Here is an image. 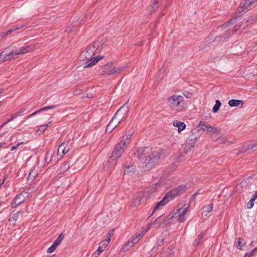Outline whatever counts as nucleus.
<instances>
[{
	"label": "nucleus",
	"mask_w": 257,
	"mask_h": 257,
	"mask_svg": "<svg viewBox=\"0 0 257 257\" xmlns=\"http://www.w3.org/2000/svg\"><path fill=\"white\" fill-rule=\"evenodd\" d=\"M248 22V20H244L243 21H242V23H246L247 22Z\"/></svg>",
	"instance_id": "obj_53"
},
{
	"label": "nucleus",
	"mask_w": 257,
	"mask_h": 257,
	"mask_svg": "<svg viewBox=\"0 0 257 257\" xmlns=\"http://www.w3.org/2000/svg\"><path fill=\"white\" fill-rule=\"evenodd\" d=\"M145 198V194L143 192H139L134 195L130 202V205L132 207H136L139 205L144 202Z\"/></svg>",
	"instance_id": "obj_11"
},
{
	"label": "nucleus",
	"mask_w": 257,
	"mask_h": 257,
	"mask_svg": "<svg viewBox=\"0 0 257 257\" xmlns=\"http://www.w3.org/2000/svg\"><path fill=\"white\" fill-rule=\"evenodd\" d=\"M185 186H181L178 188L174 189L170 191L169 193H168L160 201L158 202L157 203L156 205L154 207L153 209V211L151 215H152L156 210L159 209L165 205L174 197L181 194L183 192L185 191Z\"/></svg>",
	"instance_id": "obj_6"
},
{
	"label": "nucleus",
	"mask_w": 257,
	"mask_h": 257,
	"mask_svg": "<svg viewBox=\"0 0 257 257\" xmlns=\"http://www.w3.org/2000/svg\"><path fill=\"white\" fill-rule=\"evenodd\" d=\"M35 50L34 45H27L24 46L20 48H17L15 50H13L12 51L9 52L8 50H6L3 52L4 53V57L6 61L15 59L18 58L20 55L26 54L28 53H30L34 51Z\"/></svg>",
	"instance_id": "obj_4"
},
{
	"label": "nucleus",
	"mask_w": 257,
	"mask_h": 257,
	"mask_svg": "<svg viewBox=\"0 0 257 257\" xmlns=\"http://www.w3.org/2000/svg\"><path fill=\"white\" fill-rule=\"evenodd\" d=\"M24 197L22 194H19L16 196L14 202L12 203V207H16L24 202Z\"/></svg>",
	"instance_id": "obj_17"
},
{
	"label": "nucleus",
	"mask_w": 257,
	"mask_h": 257,
	"mask_svg": "<svg viewBox=\"0 0 257 257\" xmlns=\"http://www.w3.org/2000/svg\"><path fill=\"white\" fill-rule=\"evenodd\" d=\"M4 53L5 52H2L0 53V64L6 61L5 58L4 56Z\"/></svg>",
	"instance_id": "obj_41"
},
{
	"label": "nucleus",
	"mask_w": 257,
	"mask_h": 257,
	"mask_svg": "<svg viewBox=\"0 0 257 257\" xmlns=\"http://www.w3.org/2000/svg\"><path fill=\"white\" fill-rule=\"evenodd\" d=\"M113 230H109L107 233L108 235H109V236H110L111 235L113 234Z\"/></svg>",
	"instance_id": "obj_49"
},
{
	"label": "nucleus",
	"mask_w": 257,
	"mask_h": 257,
	"mask_svg": "<svg viewBox=\"0 0 257 257\" xmlns=\"http://www.w3.org/2000/svg\"><path fill=\"white\" fill-rule=\"evenodd\" d=\"M51 125V122H49L47 124H45V125H47V127Z\"/></svg>",
	"instance_id": "obj_52"
},
{
	"label": "nucleus",
	"mask_w": 257,
	"mask_h": 257,
	"mask_svg": "<svg viewBox=\"0 0 257 257\" xmlns=\"http://www.w3.org/2000/svg\"><path fill=\"white\" fill-rule=\"evenodd\" d=\"M3 91H4L3 89H0V94L3 93Z\"/></svg>",
	"instance_id": "obj_55"
},
{
	"label": "nucleus",
	"mask_w": 257,
	"mask_h": 257,
	"mask_svg": "<svg viewBox=\"0 0 257 257\" xmlns=\"http://www.w3.org/2000/svg\"><path fill=\"white\" fill-rule=\"evenodd\" d=\"M21 214L20 211L17 212L16 213L13 215V216L10 219V221L14 224L17 219L18 218L19 215Z\"/></svg>",
	"instance_id": "obj_31"
},
{
	"label": "nucleus",
	"mask_w": 257,
	"mask_h": 257,
	"mask_svg": "<svg viewBox=\"0 0 257 257\" xmlns=\"http://www.w3.org/2000/svg\"><path fill=\"white\" fill-rule=\"evenodd\" d=\"M14 117H12L11 119H9L8 121L4 122L1 125H0V128L3 127L5 125H6L9 121H11L13 119Z\"/></svg>",
	"instance_id": "obj_43"
},
{
	"label": "nucleus",
	"mask_w": 257,
	"mask_h": 257,
	"mask_svg": "<svg viewBox=\"0 0 257 257\" xmlns=\"http://www.w3.org/2000/svg\"><path fill=\"white\" fill-rule=\"evenodd\" d=\"M119 124V121H117L113 117L107 125L106 128V132L107 133H111Z\"/></svg>",
	"instance_id": "obj_16"
},
{
	"label": "nucleus",
	"mask_w": 257,
	"mask_h": 257,
	"mask_svg": "<svg viewBox=\"0 0 257 257\" xmlns=\"http://www.w3.org/2000/svg\"><path fill=\"white\" fill-rule=\"evenodd\" d=\"M37 175V172L35 170H32L27 178V180L31 183L32 182Z\"/></svg>",
	"instance_id": "obj_25"
},
{
	"label": "nucleus",
	"mask_w": 257,
	"mask_h": 257,
	"mask_svg": "<svg viewBox=\"0 0 257 257\" xmlns=\"http://www.w3.org/2000/svg\"><path fill=\"white\" fill-rule=\"evenodd\" d=\"M170 105L178 112L184 110L187 107V103L183 96L172 95L167 98Z\"/></svg>",
	"instance_id": "obj_7"
},
{
	"label": "nucleus",
	"mask_w": 257,
	"mask_h": 257,
	"mask_svg": "<svg viewBox=\"0 0 257 257\" xmlns=\"http://www.w3.org/2000/svg\"><path fill=\"white\" fill-rule=\"evenodd\" d=\"M221 105V103L220 102V101L218 100H216L215 101V104L213 107V112L214 113L217 112L219 110Z\"/></svg>",
	"instance_id": "obj_29"
},
{
	"label": "nucleus",
	"mask_w": 257,
	"mask_h": 257,
	"mask_svg": "<svg viewBox=\"0 0 257 257\" xmlns=\"http://www.w3.org/2000/svg\"><path fill=\"white\" fill-rule=\"evenodd\" d=\"M134 245V242H125L122 247L123 251L128 250L129 249Z\"/></svg>",
	"instance_id": "obj_26"
},
{
	"label": "nucleus",
	"mask_w": 257,
	"mask_h": 257,
	"mask_svg": "<svg viewBox=\"0 0 257 257\" xmlns=\"http://www.w3.org/2000/svg\"><path fill=\"white\" fill-rule=\"evenodd\" d=\"M20 27H16V28H12V29H10L9 30H8L6 33V35H8L9 34H10L11 33H12L13 32H14L17 30H19L20 29Z\"/></svg>",
	"instance_id": "obj_38"
},
{
	"label": "nucleus",
	"mask_w": 257,
	"mask_h": 257,
	"mask_svg": "<svg viewBox=\"0 0 257 257\" xmlns=\"http://www.w3.org/2000/svg\"><path fill=\"white\" fill-rule=\"evenodd\" d=\"M228 105L231 107H236L239 105H242L243 101L239 100L232 99L229 101Z\"/></svg>",
	"instance_id": "obj_22"
},
{
	"label": "nucleus",
	"mask_w": 257,
	"mask_h": 257,
	"mask_svg": "<svg viewBox=\"0 0 257 257\" xmlns=\"http://www.w3.org/2000/svg\"><path fill=\"white\" fill-rule=\"evenodd\" d=\"M244 150H243L242 152H245L247 150H251L252 151H255L257 149V142L254 144H251L248 145L247 146L243 147Z\"/></svg>",
	"instance_id": "obj_23"
},
{
	"label": "nucleus",
	"mask_w": 257,
	"mask_h": 257,
	"mask_svg": "<svg viewBox=\"0 0 257 257\" xmlns=\"http://www.w3.org/2000/svg\"><path fill=\"white\" fill-rule=\"evenodd\" d=\"M249 245H252V242H250V243H249Z\"/></svg>",
	"instance_id": "obj_59"
},
{
	"label": "nucleus",
	"mask_w": 257,
	"mask_h": 257,
	"mask_svg": "<svg viewBox=\"0 0 257 257\" xmlns=\"http://www.w3.org/2000/svg\"><path fill=\"white\" fill-rule=\"evenodd\" d=\"M55 107H56V105H52L50 106L44 107L39 109V110L36 111L34 112V113H32L31 114L29 115L28 117L30 118L42 111L46 110L49 109H53V108H55Z\"/></svg>",
	"instance_id": "obj_24"
},
{
	"label": "nucleus",
	"mask_w": 257,
	"mask_h": 257,
	"mask_svg": "<svg viewBox=\"0 0 257 257\" xmlns=\"http://www.w3.org/2000/svg\"><path fill=\"white\" fill-rule=\"evenodd\" d=\"M213 207V204H210L207 206H206L203 208L202 216H207V215L211 212Z\"/></svg>",
	"instance_id": "obj_21"
},
{
	"label": "nucleus",
	"mask_w": 257,
	"mask_h": 257,
	"mask_svg": "<svg viewBox=\"0 0 257 257\" xmlns=\"http://www.w3.org/2000/svg\"><path fill=\"white\" fill-rule=\"evenodd\" d=\"M108 242H100L96 251L93 254L95 257H98L104 250L107 249Z\"/></svg>",
	"instance_id": "obj_15"
},
{
	"label": "nucleus",
	"mask_w": 257,
	"mask_h": 257,
	"mask_svg": "<svg viewBox=\"0 0 257 257\" xmlns=\"http://www.w3.org/2000/svg\"><path fill=\"white\" fill-rule=\"evenodd\" d=\"M110 236H109V235H108V234L107 235V236L106 237V238L104 239V241H110Z\"/></svg>",
	"instance_id": "obj_50"
},
{
	"label": "nucleus",
	"mask_w": 257,
	"mask_h": 257,
	"mask_svg": "<svg viewBox=\"0 0 257 257\" xmlns=\"http://www.w3.org/2000/svg\"><path fill=\"white\" fill-rule=\"evenodd\" d=\"M7 179V176H5L3 179V180H4V182L5 181L6 179Z\"/></svg>",
	"instance_id": "obj_57"
},
{
	"label": "nucleus",
	"mask_w": 257,
	"mask_h": 257,
	"mask_svg": "<svg viewBox=\"0 0 257 257\" xmlns=\"http://www.w3.org/2000/svg\"><path fill=\"white\" fill-rule=\"evenodd\" d=\"M227 25V24L226 23L224 24L223 25V27H224V28H225V27H226Z\"/></svg>",
	"instance_id": "obj_58"
},
{
	"label": "nucleus",
	"mask_w": 257,
	"mask_h": 257,
	"mask_svg": "<svg viewBox=\"0 0 257 257\" xmlns=\"http://www.w3.org/2000/svg\"><path fill=\"white\" fill-rule=\"evenodd\" d=\"M7 36L5 32H2L0 33V38H2L5 36Z\"/></svg>",
	"instance_id": "obj_48"
},
{
	"label": "nucleus",
	"mask_w": 257,
	"mask_h": 257,
	"mask_svg": "<svg viewBox=\"0 0 257 257\" xmlns=\"http://www.w3.org/2000/svg\"><path fill=\"white\" fill-rule=\"evenodd\" d=\"M161 221V217H159L157 219H156L152 224H149L146 226L144 228L142 229L141 233H137L133 237V240H137L139 241L142 237L144 236V235L151 228L152 224H154L156 222Z\"/></svg>",
	"instance_id": "obj_13"
},
{
	"label": "nucleus",
	"mask_w": 257,
	"mask_h": 257,
	"mask_svg": "<svg viewBox=\"0 0 257 257\" xmlns=\"http://www.w3.org/2000/svg\"><path fill=\"white\" fill-rule=\"evenodd\" d=\"M197 126L200 127L201 130L206 131L207 134H209L211 138H213V135L214 134L218 135L220 133V130L219 128L207 124L205 121H200Z\"/></svg>",
	"instance_id": "obj_8"
},
{
	"label": "nucleus",
	"mask_w": 257,
	"mask_h": 257,
	"mask_svg": "<svg viewBox=\"0 0 257 257\" xmlns=\"http://www.w3.org/2000/svg\"><path fill=\"white\" fill-rule=\"evenodd\" d=\"M6 144V143L5 142H2L0 143V149L3 147Z\"/></svg>",
	"instance_id": "obj_51"
},
{
	"label": "nucleus",
	"mask_w": 257,
	"mask_h": 257,
	"mask_svg": "<svg viewBox=\"0 0 257 257\" xmlns=\"http://www.w3.org/2000/svg\"><path fill=\"white\" fill-rule=\"evenodd\" d=\"M137 155L141 162L146 167L149 165L154 164L163 156V151L159 149L152 151L149 147L139 148Z\"/></svg>",
	"instance_id": "obj_2"
},
{
	"label": "nucleus",
	"mask_w": 257,
	"mask_h": 257,
	"mask_svg": "<svg viewBox=\"0 0 257 257\" xmlns=\"http://www.w3.org/2000/svg\"><path fill=\"white\" fill-rule=\"evenodd\" d=\"M60 242H54L53 244L47 249V253L53 252L56 249V247L60 244Z\"/></svg>",
	"instance_id": "obj_27"
},
{
	"label": "nucleus",
	"mask_w": 257,
	"mask_h": 257,
	"mask_svg": "<svg viewBox=\"0 0 257 257\" xmlns=\"http://www.w3.org/2000/svg\"><path fill=\"white\" fill-rule=\"evenodd\" d=\"M70 167V165L69 163H65L62 165L60 169V172L61 173H64L66 171H67Z\"/></svg>",
	"instance_id": "obj_30"
},
{
	"label": "nucleus",
	"mask_w": 257,
	"mask_h": 257,
	"mask_svg": "<svg viewBox=\"0 0 257 257\" xmlns=\"http://www.w3.org/2000/svg\"><path fill=\"white\" fill-rule=\"evenodd\" d=\"M47 128V125H42L39 126L38 130L36 132V134L40 136L44 133L45 131Z\"/></svg>",
	"instance_id": "obj_28"
},
{
	"label": "nucleus",
	"mask_w": 257,
	"mask_h": 257,
	"mask_svg": "<svg viewBox=\"0 0 257 257\" xmlns=\"http://www.w3.org/2000/svg\"><path fill=\"white\" fill-rule=\"evenodd\" d=\"M183 95L187 98H190L192 97V94L190 92L185 91L183 92Z\"/></svg>",
	"instance_id": "obj_37"
},
{
	"label": "nucleus",
	"mask_w": 257,
	"mask_h": 257,
	"mask_svg": "<svg viewBox=\"0 0 257 257\" xmlns=\"http://www.w3.org/2000/svg\"><path fill=\"white\" fill-rule=\"evenodd\" d=\"M128 112L129 107L126 102L117 110L113 117L120 123L126 118Z\"/></svg>",
	"instance_id": "obj_9"
},
{
	"label": "nucleus",
	"mask_w": 257,
	"mask_h": 257,
	"mask_svg": "<svg viewBox=\"0 0 257 257\" xmlns=\"http://www.w3.org/2000/svg\"><path fill=\"white\" fill-rule=\"evenodd\" d=\"M202 239H203V234L201 233L198 235V236L197 237V240L198 241H199Z\"/></svg>",
	"instance_id": "obj_44"
},
{
	"label": "nucleus",
	"mask_w": 257,
	"mask_h": 257,
	"mask_svg": "<svg viewBox=\"0 0 257 257\" xmlns=\"http://www.w3.org/2000/svg\"><path fill=\"white\" fill-rule=\"evenodd\" d=\"M257 198V194L254 193L252 196V197L251 198L252 200H255Z\"/></svg>",
	"instance_id": "obj_47"
},
{
	"label": "nucleus",
	"mask_w": 257,
	"mask_h": 257,
	"mask_svg": "<svg viewBox=\"0 0 257 257\" xmlns=\"http://www.w3.org/2000/svg\"><path fill=\"white\" fill-rule=\"evenodd\" d=\"M216 142H217L219 143L222 144V143H225L226 142V139L225 137L221 136L220 138H218L216 140Z\"/></svg>",
	"instance_id": "obj_36"
},
{
	"label": "nucleus",
	"mask_w": 257,
	"mask_h": 257,
	"mask_svg": "<svg viewBox=\"0 0 257 257\" xmlns=\"http://www.w3.org/2000/svg\"><path fill=\"white\" fill-rule=\"evenodd\" d=\"M188 208L189 205H186L185 203L180 204L177 208L174 210L173 215H169L165 222L170 223L172 218L176 219L180 222H184L186 220V216L188 211Z\"/></svg>",
	"instance_id": "obj_5"
},
{
	"label": "nucleus",
	"mask_w": 257,
	"mask_h": 257,
	"mask_svg": "<svg viewBox=\"0 0 257 257\" xmlns=\"http://www.w3.org/2000/svg\"><path fill=\"white\" fill-rule=\"evenodd\" d=\"M7 179V176H5L3 179V180H4V182L5 181L6 179Z\"/></svg>",
	"instance_id": "obj_56"
},
{
	"label": "nucleus",
	"mask_w": 257,
	"mask_h": 257,
	"mask_svg": "<svg viewBox=\"0 0 257 257\" xmlns=\"http://www.w3.org/2000/svg\"><path fill=\"white\" fill-rule=\"evenodd\" d=\"M158 2L157 0H155V2L152 4L151 6L152 11L155 12L157 9L158 8V6L157 5Z\"/></svg>",
	"instance_id": "obj_34"
},
{
	"label": "nucleus",
	"mask_w": 257,
	"mask_h": 257,
	"mask_svg": "<svg viewBox=\"0 0 257 257\" xmlns=\"http://www.w3.org/2000/svg\"><path fill=\"white\" fill-rule=\"evenodd\" d=\"M244 242H238V244L237 245V247L238 248L240 249H241V247H242V245L241 244L243 243V244Z\"/></svg>",
	"instance_id": "obj_45"
},
{
	"label": "nucleus",
	"mask_w": 257,
	"mask_h": 257,
	"mask_svg": "<svg viewBox=\"0 0 257 257\" xmlns=\"http://www.w3.org/2000/svg\"><path fill=\"white\" fill-rule=\"evenodd\" d=\"M24 144V142H20L19 143H18L17 145H15V146H13L11 148V151H13L15 150H16L17 148H18V147L21 145H22Z\"/></svg>",
	"instance_id": "obj_39"
},
{
	"label": "nucleus",
	"mask_w": 257,
	"mask_h": 257,
	"mask_svg": "<svg viewBox=\"0 0 257 257\" xmlns=\"http://www.w3.org/2000/svg\"><path fill=\"white\" fill-rule=\"evenodd\" d=\"M257 2V0H252L251 1H250L248 4V6H251L252 4Z\"/></svg>",
	"instance_id": "obj_46"
},
{
	"label": "nucleus",
	"mask_w": 257,
	"mask_h": 257,
	"mask_svg": "<svg viewBox=\"0 0 257 257\" xmlns=\"http://www.w3.org/2000/svg\"><path fill=\"white\" fill-rule=\"evenodd\" d=\"M104 42L103 40H97L88 46L79 56L81 61H85L83 68L91 67L104 58L99 54L103 48Z\"/></svg>",
	"instance_id": "obj_1"
},
{
	"label": "nucleus",
	"mask_w": 257,
	"mask_h": 257,
	"mask_svg": "<svg viewBox=\"0 0 257 257\" xmlns=\"http://www.w3.org/2000/svg\"><path fill=\"white\" fill-rule=\"evenodd\" d=\"M134 173V168L130 164L125 165L124 166V174L132 175Z\"/></svg>",
	"instance_id": "obj_20"
},
{
	"label": "nucleus",
	"mask_w": 257,
	"mask_h": 257,
	"mask_svg": "<svg viewBox=\"0 0 257 257\" xmlns=\"http://www.w3.org/2000/svg\"><path fill=\"white\" fill-rule=\"evenodd\" d=\"M249 2L248 0H242L240 4V7L239 9V12H244L246 13L248 11L247 8L250 6H248V4Z\"/></svg>",
	"instance_id": "obj_19"
},
{
	"label": "nucleus",
	"mask_w": 257,
	"mask_h": 257,
	"mask_svg": "<svg viewBox=\"0 0 257 257\" xmlns=\"http://www.w3.org/2000/svg\"><path fill=\"white\" fill-rule=\"evenodd\" d=\"M174 127H178V132L181 133L186 128V124L183 122L179 120H175L173 123Z\"/></svg>",
	"instance_id": "obj_18"
},
{
	"label": "nucleus",
	"mask_w": 257,
	"mask_h": 257,
	"mask_svg": "<svg viewBox=\"0 0 257 257\" xmlns=\"http://www.w3.org/2000/svg\"><path fill=\"white\" fill-rule=\"evenodd\" d=\"M74 29V25H70L69 26H68L66 29H65V32L66 33H69L71 32H72L73 31V29Z\"/></svg>",
	"instance_id": "obj_35"
},
{
	"label": "nucleus",
	"mask_w": 257,
	"mask_h": 257,
	"mask_svg": "<svg viewBox=\"0 0 257 257\" xmlns=\"http://www.w3.org/2000/svg\"><path fill=\"white\" fill-rule=\"evenodd\" d=\"M133 134L134 131L132 129H130L125 132L124 135L122 137L121 141L115 146L112 153L111 158L108 161L109 163L112 161V164H115V162L113 163V162L114 161H115L118 158L121 156L122 154L128 146Z\"/></svg>",
	"instance_id": "obj_3"
},
{
	"label": "nucleus",
	"mask_w": 257,
	"mask_h": 257,
	"mask_svg": "<svg viewBox=\"0 0 257 257\" xmlns=\"http://www.w3.org/2000/svg\"><path fill=\"white\" fill-rule=\"evenodd\" d=\"M69 148L65 147L64 142L61 144L57 150V161L60 160L64 155L68 153Z\"/></svg>",
	"instance_id": "obj_14"
},
{
	"label": "nucleus",
	"mask_w": 257,
	"mask_h": 257,
	"mask_svg": "<svg viewBox=\"0 0 257 257\" xmlns=\"http://www.w3.org/2000/svg\"><path fill=\"white\" fill-rule=\"evenodd\" d=\"M126 66H120V67H116L115 66V69H114L115 73H119L121 71L124 70L126 69Z\"/></svg>",
	"instance_id": "obj_33"
},
{
	"label": "nucleus",
	"mask_w": 257,
	"mask_h": 257,
	"mask_svg": "<svg viewBox=\"0 0 257 257\" xmlns=\"http://www.w3.org/2000/svg\"><path fill=\"white\" fill-rule=\"evenodd\" d=\"M197 140L198 137L194 136L193 134L189 136L186 140L185 147L184 148V151L186 153L194 148Z\"/></svg>",
	"instance_id": "obj_10"
},
{
	"label": "nucleus",
	"mask_w": 257,
	"mask_h": 257,
	"mask_svg": "<svg viewBox=\"0 0 257 257\" xmlns=\"http://www.w3.org/2000/svg\"><path fill=\"white\" fill-rule=\"evenodd\" d=\"M234 20V19L231 20L229 22H228V24H229V23H231V24H232V23H233V22H233Z\"/></svg>",
	"instance_id": "obj_54"
},
{
	"label": "nucleus",
	"mask_w": 257,
	"mask_h": 257,
	"mask_svg": "<svg viewBox=\"0 0 257 257\" xmlns=\"http://www.w3.org/2000/svg\"><path fill=\"white\" fill-rule=\"evenodd\" d=\"M257 253V246L255 247L250 253H246L244 254L243 257H252Z\"/></svg>",
	"instance_id": "obj_32"
},
{
	"label": "nucleus",
	"mask_w": 257,
	"mask_h": 257,
	"mask_svg": "<svg viewBox=\"0 0 257 257\" xmlns=\"http://www.w3.org/2000/svg\"><path fill=\"white\" fill-rule=\"evenodd\" d=\"M254 201V200H252L251 199H250L249 202L247 204V208L248 209H251L253 206Z\"/></svg>",
	"instance_id": "obj_40"
},
{
	"label": "nucleus",
	"mask_w": 257,
	"mask_h": 257,
	"mask_svg": "<svg viewBox=\"0 0 257 257\" xmlns=\"http://www.w3.org/2000/svg\"><path fill=\"white\" fill-rule=\"evenodd\" d=\"M115 65L112 62H108L100 68V72L101 74L108 75L115 74Z\"/></svg>",
	"instance_id": "obj_12"
},
{
	"label": "nucleus",
	"mask_w": 257,
	"mask_h": 257,
	"mask_svg": "<svg viewBox=\"0 0 257 257\" xmlns=\"http://www.w3.org/2000/svg\"><path fill=\"white\" fill-rule=\"evenodd\" d=\"M64 238V235L61 233L55 241H62Z\"/></svg>",
	"instance_id": "obj_42"
}]
</instances>
